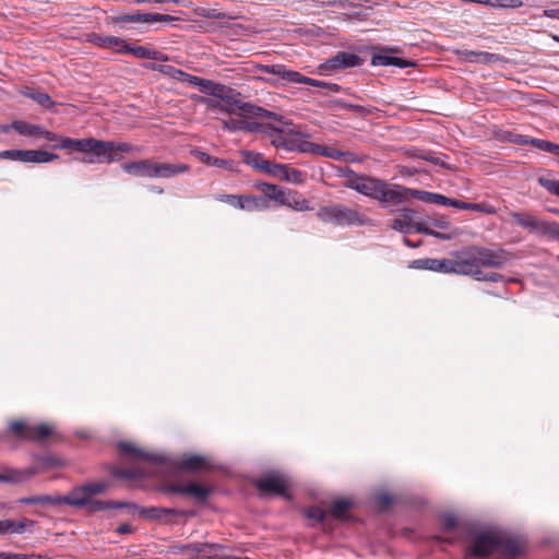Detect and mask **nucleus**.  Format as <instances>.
Returning a JSON list of instances; mask_svg holds the SVG:
<instances>
[{"mask_svg": "<svg viewBox=\"0 0 559 559\" xmlns=\"http://www.w3.org/2000/svg\"><path fill=\"white\" fill-rule=\"evenodd\" d=\"M465 540L469 556L480 559L492 554L503 559H518L527 550V543L522 536L491 527L469 525L465 528Z\"/></svg>", "mask_w": 559, "mask_h": 559, "instance_id": "f257e3e1", "label": "nucleus"}, {"mask_svg": "<svg viewBox=\"0 0 559 559\" xmlns=\"http://www.w3.org/2000/svg\"><path fill=\"white\" fill-rule=\"evenodd\" d=\"M39 136L51 142L53 150L63 148L72 152L93 154L97 157L98 162L108 164L118 160L120 153H130L132 151V145L126 142L103 141L94 138H64L43 128Z\"/></svg>", "mask_w": 559, "mask_h": 559, "instance_id": "f03ea898", "label": "nucleus"}, {"mask_svg": "<svg viewBox=\"0 0 559 559\" xmlns=\"http://www.w3.org/2000/svg\"><path fill=\"white\" fill-rule=\"evenodd\" d=\"M397 186L399 185H392L366 175H358L355 180H345L344 182V187L353 189L383 204H401V195L397 193Z\"/></svg>", "mask_w": 559, "mask_h": 559, "instance_id": "7ed1b4c3", "label": "nucleus"}, {"mask_svg": "<svg viewBox=\"0 0 559 559\" xmlns=\"http://www.w3.org/2000/svg\"><path fill=\"white\" fill-rule=\"evenodd\" d=\"M472 258H474V265L477 271L474 274H468L477 281L486 282H501L504 277L502 274L490 272L484 273L481 267L488 269H502L509 261V252L503 248L489 249L481 246H472Z\"/></svg>", "mask_w": 559, "mask_h": 559, "instance_id": "20e7f679", "label": "nucleus"}, {"mask_svg": "<svg viewBox=\"0 0 559 559\" xmlns=\"http://www.w3.org/2000/svg\"><path fill=\"white\" fill-rule=\"evenodd\" d=\"M317 216L322 222L333 223L338 226L372 225L371 218H369L366 214L343 204L322 206L318 210Z\"/></svg>", "mask_w": 559, "mask_h": 559, "instance_id": "39448f33", "label": "nucleus"}, {"mask_svg": "<svg viewBox=\"0 0 559 559\" xmlns=\"http://www.w3.org/2000/svg\"><path fill=\"white\" fill-rule=\"evenodd\" d=\"M8 433L12 435L16 440L36 443H44L49 438L57 437L53 426L49 424L31 425L25 420L16 419L9 420Z\"/></svg>", "mask_w": 559, "mask_h": 559, "instance_id": "423d86ee", "label": "nucleus"}, {"mask_svg": "<svg viewBox=\"0 0 559 559\" xmlns=\"http://www.w3.org/2000/svg\"><path fill=\"white\" fill-rule=\"evenodd\" d=\"M512 223L531 234L546 236L559 240V223L540 219L527 212H510Z\"/></svg>", "mask_w": 559, "mask_h": 559, "instance_id": "0eeeda50", "label": "nucleus"}, {"mask_svg": "<svg viewBox=\"0 0 559 559\" xmlns=\"http://www.w3.org/2000/svg\"><path fill=\"white\" fill-rule=\"evenodd\" d=\"M259 70L263 73L277 75L286 83L307 84L316 87H324L332 92H338L341 88L340 85L335 83H328L305 76L297 71L288 69L285 64H262L259 67Z\"/></svg>", "mask_w": 559, "mask_h": 559, "instance_id": "6e6552de", "label": "nucleus"}, {"mask_svg": "<svg viewBox=\"0 0 559 559\" xmlns=\"http://www.w3.org/2000/svg\"><path fill=\"white\" fill-rule=\"evenodd\" d=\"M227 97H223L222 102L225 104L224 109L229 112L240 117H259L262 119H275L278 117L276 114L263 109L261 107L254 106L250 103L241 102L239 99V93H236L233 88H230V93H226Z\"/></svg>", "mask_w": 559, "mask_h": 559, "instance_id": "1a4fd4ad", "label": "nucleus"}, {"mask_svg": "<svg viewBox=\"0 0 559 559\" xmlns=\"http://www.w3.org/2000/svg\"><path fill=\"white\" fill-rule=\"evenodd\" d=\"M415 210L404 207L400 211V216L394 218L391 224V228L400 233H408L409 228H414L418 234H425L432 236L441 240H450L452 235L437 231L424 223L415 222Z\"/></svg>", "mask_w": 559, "mask_h": 559, "instance_id": "9d476101", "label": "nucleus"}, {"mask_svg": "<svg viewBox=\"0 0 559 559\" xmlns=\"http://www.w3.org/2000/svg\"><path fill=\"white\" fill-rule=\"evenodd\" d=\"M267 129L271 144L276 148L281 158H285L284 153L297 152L300 138L309 136L307 133L290 128L267 127Z\"/></svg>", "mask_w": 559, "mask_h": 559, "instance_id": "9b49d317", "label": "nucleus"}, {"mask_svg": "<svg viewBox=\"0 0 559 559\" xmlns=\"http://www.w3.org/2000/svg\"><path fill=\"white\" fill-rule=\"evenodd\" d=\"M474 258H472V246L464 249L456 259H437L435 272L454 273L459 275L474 274Z\"/></svg>", "mask_w": 559, "mask_h": 559, "instance_id": "f8f14e48", "label": "nucleus"}, {"mask_svg": "<svg viewBox=\"0 0 559 559\" xmlns=\"http://www.w3.org/2000/svg\"><path fill=\"white\" fill-rule=\"evenodd\" d=\"M58 155L41 150H4L0 151V159L22 163H49Z\"/></svg>", "mask_w": 559, "mask_h": 559, "instance_id": "ddd939ff", "label": "nucleus"}, {"mask_svg": "<svg viewBox=\"0 0 559 559\" xmlns=\"http://www.w3.org/2000/svg\"><path fill=\"white\" fill-rule=\"evenodd\" d=\"M362 64V59L354 53L347 51H338L335 56L329 58L319 66L321 73L331 74L342 69L359 67Z\"/></svg>", "mask_w": 559, "mask_h": 559, "instance_id": "4468645a", "label": "nucleus"}, {"mask_svg": "<svg viewBox=\"0 0 559 559\" xmlns=\"http://www.w3.org/2000/svg\"><path fill=\"white\" fill-rule=\"evenodd\" d=\"M162 491L165 493H177V495H186L194 498L199 502H204L210 495L212 493V488L205 485H200L195 481H190L188 484H177L170 483L164 485Z\"/></svg>", "mask_w": 559, "mask_h": 559, "instance_id": "2eb2a0df", "label": "nucleus"}, {"mask_svg": "<svg viewBox=\"0 0 559 559\" xmlns=\"http://www.w3.org/2000/svg\"><path fill=\"white\" fill-rule=\"evenodd\" d=\"M257 489L263 493L277 495L289 498L287 493L288 483L286 478L278 473L266 474L254 483Z\"/></svg>", "mask_w": 559, "mask_h": 559, "instance_id": "dca6fc26", "label": "nucleus"}, {"mask_svg": "<svg viewBox=\"0 0 559 559\" xmlns=\"http://www.w3.org/2000/svg\"><path fill=\"white\" fill-rule=\"evenodd\" d=\"M131 513L138 512L142 518L147 520H156L164 523H170L174 521L176 516L185 515L186 512L177 509H168L162 507H150V508H141L138 506V509H128Z\"/></svg>", "mask_w": 559, "mask_h": 559, "instance_id": "f3484780", "label": "nucleus"}, {"mask_svg": "<svg viewBox=\"0 0 559 559\" xmlns=\"http://www.w3.org/2000/svg\"><path fill=\"white\" fill-rule=\"evenodd\" d=\"M214 199L219 202L227 203L233 207L245 210V211H254L258 210L263 202L261 198L252 197V195H236V194H226L219 193L215 194Z\"/></svg>", "mask_w": 559, "mask_h": 559, "instance_id": "a211bd4d", "label": "nucleus"}, {"mask_svg": "<svg viewBox=\"0 0 559 559\" xmlns=\"http://www.w3.org/2000/svg\"><path fill=\"white\" fill-rule=\"evenodd\" d=\"M177 17L168 15V14H160V13H135V14H123L119 16L114 17V22L120 23H171Z\"/></svg>", "mask_w": 559, "mask_h": 559, "instance_id": "6ab92c4d", "label": "nucleus"}, {"mask_svg": "<svg viewBox=\"0 0 559 559\" xmlns=\"http://www.w3.org/2000/svg\"><path fill=\"white\" fill-rule=\"evenodd\" d=\"M123 171L134 177L155 178L156 176V162L153 159H141L135 162L124 163L122 165Z\"/></svg>", "mask_w": 559, "mask_h": 559, "instance_id": "aec40b11", "label": "nucleus"}, {"mask_svg": "<svg viewBox=\"0 0 559 559\" xmlns=\"http://www.w3.org/2000/svg\"><path fill=\"white\" fill-rule=\"evenodd\" d=\"M38 473V468L35 466L25 468V469H15V468H4L0 472V483L7 484H22L36 475Z\"/></svg>", "mask_w": 559, "mask_h": 559, "instance_id": "412c9836", "label": "nucleus"}, {"mask_svg": "<svg viewBox=\"0 0 559 559\" xmlns=\"http://www.w3.org/2000/svg\"><path fill=\"white\" fill-rule=\"evenodd\" d=\"M153 70H157L158 72L176 80V81H179V82H185V83H188L189 85H192V86H197V84H202V79L199 78V76H194V75H191L189 73H186L183 72L182 70L180 69H176L175 67L173 66H168V64H158V66H153L152 67Z\"/></svg>", "mask_w": 559, "mask_h": 559, "instance_id": "4be33fe9", "label": "nucleus"}, {"mask_svg": "<svg viewBox=\"0 0 559 559\" xmlns=\"http://www.w3.org/2000/svg\"><path fill=\"white\" fill-rule=\"evenodd\" d=\"M118 450H119L120 455L132 459L134 461H147V462H157L158 461L157 455L147 453L129 442H120L118 444Z\"/></svg>", "mask_w": 559, "mask_h": 559, "instance_id": "5701e85b", "label": "nucleus"}, {"mask_svg": "<svg viewBox=\"0 0 559 559\" xmlns=\"http://www.w3.org/2000/svg\"><path fill=\"white\" fill-rule=\"evenodd\" d=\"M90 499L83 485L74 487L67 496H59L60 504H68L74 508H86Z\"/></svg>", "mask_w": 559, "mask_h": 559, "instance_id": "b1692460", "label": "nucleus"}, {"mask_svg": "<svg viewBox=\"0 0 559 559\" xmlns=\"http://www.w3.org/2000/svg\"><path fill=\"white\" fill-rule=\"evenodd\" d=\"M86 508L90 513H95V512H100V511H105V510H109V509H122V508L135 510V509H138V506L132 502H119V501H114V500L105 501V500H97V499L91 498Z\"/></svg>", "mask_w": 559, "mask_h": 559, "instance_id": "393cba45", "label": "nucleus"}, {"mask_svg": "<svg viewBox=\"0 0 559 559\" xmlns=\"http://www.w3.org/2000/svg\"><path fill=\"white\" fill-rule=\"evenodd\" d=\"M397 193L401 195V203L409 200V198L418 199L426 203H436L437 194L424 190L411 189L403 186H397Z\"/></svg>", "mask_w": 559, "mask_h": 559, "instance_id": "a878e982", "label": "nucleus"}, {"mask_svg": "<svg viewBox=\"0 0 559 559\" xmlns=\"http://www.w3.org/2000/svg\"><path fill=\"white\" fill-rule=\"evenodd\" d=\"M126 55H132L133 57L138 59H150V60H157V61H166L168 60V57L163 55L162 52L150 48L147 46H132L131 44H128L127 53Z\"/></svg>", "mask_w": 559, "mask_h": 559, "instance_id": "bb28decb", "label": "nucleus"}, {"mask_svg": "<svg viewBox=\"0 0 559 559\" xmlns=\"http://www.w3.org/2000/svg\"><path fill=\"white\" fill-rule=\"evenodd\" d=\"M189 166L187 164H171V163H158L156 162V176L155 178H171L177 175L187 173Z\"/></svg>", "mask_w": 559, "mask_h": 559, "instance_id": "cd10ccee", "label": "nucleus"}, {"mask_svg": "<svg viewBox=\"0 0 559 559\" xmlns=\"http://www.w3.org/2000/svg\"><path fill=\"white\" fill-rule=\"evenodd\" d=\"M259 188L267 199L273 200L282 205L287 202L286 195H288V190L267 182L261 183Z\"/></svg>", "mask_w": 559, "mask_h": 559, "instance_id": "c85d7f7f", "label": "nucleus"}, {"mask_svg": "<svg viewBox=\"0 0 559 559\" xmlns=\"http://www.w3.org/2000/svg\"><path fill=\"white\" fill-rule=\"evenodd\" d=\"M180 552H191V554H211L213 551L225 548L221 544H212V543H193L187 544L182 546L176 547Z\"/></svg>", "mask_w": 559, "mask_h": 559, "instance_id": "c756f323", "label": "nucleus"}, {"mask_svg": "<svg viewBox=\"0 0 559 559\" xmlns=\"http://www.w3.org/2000/svg\"><path fill=\"white\" fill-rule=\"evenodd\" d=\"M33 521L28 519H23L19 522H15L13 520H0V535L3 534H20L23 533L27 526L32 525Z\"/></svg>", "mask_w": 559, "mask_h": 559, "instance_id": "7c9ffc66", "label": "nucleus"}, {"mask_svg": "<svg viewBox=\"0 0 559 559\" xmlns=\"http://www.w3.org/2000/svg\"><path fill=\"white\" fill-rule=\"evenodd\" d=\"M197 87H199L201 92L207 93L221 100L223 97H227L226 93H230V87L204 79H202V84H197Z\"/></svg>", "mask_w": 559, "mask_h": 559, "instance_id": "2f4dec72", "label": "nucleus"}, {"mask_svg": "<svg viewBox=\"0 0 559 559\" xmlns=\"http://www.w3.org/2000/svg\"><path fill=\"white\" fill-rule=\"evenodd\" d=\"M371 63L373 66H394V67H397V68H407L409 67L411 64H413L412 61H408L406 59H402V58H399V57H392V56H388V55H374L371 59Z\"/></svg>", "mask_w": 559, "mask_h": 559, "instance_id": "473e14b6", "label": "nucleus"}, {"mask_svg": "<svg viewBox=\"0 0 559 559\" xmlns=\"http://www.w3.org/2000/svg\"><path fill=\"white\" fill-rule=\"evenodd\" d=\"M519 143L520 144H528L530 143L538 150H542L544 152H548V153L559 156V144H556V143L547 141V140L528 139L526 136H521V140L519 141Z\"/></svg>", "mask_w": 559, "mask_h": 559, "instance_id": "72a5a7b5", "label": "nucleus"}, {"mask_svg": "<svg viewBox=\"0 0 559 559\" xmlns=\"http://www.w3.org/2000/svg\"><path fill=\"white\" fill-rule=\"evenodd\" d=\"M209 465L205 457L201 455L185 456L180 461V468L185 471L195 472L201 468H205Z\"/></svg>", "mask_w": 559, "mask_h": 559, "instance_id": "f704fd0d", "label": "nucleus"}, {"mask_svg": "<svg viewBox=\"0 0 559 559\" xmlns=\"http://www.w3.org/2000/svg\"><path fill=\"white\" fill-rule=\"evenodd\" d=\"M21 504H41V506H59V496L38 495L32 497L20 498Z\"/></svg>", "mask_w": 559, "mask_h": 559, "instance_id": "c9c22d12", "label": "nucleus"}, {"mask_svg": "<svg viewBox=\"0 0 559 559\" xmlns=\"http://www.w3.org/2000/svg\"><path fill=\"white\" fill-rule=\"evenodd\" d=\"M24 95L44 108L51 109L55 106V102L51 99V97L47 93H44L39 90L26 87Z\"/></svg>", "mask_w": 559, "mask_h": 559, "instance_id": "e433bc0d", "label": "nucleus"}, {"mask_svg": "<svg viewBox=\"0 0 559 559\" xmlns=\"http://www.w3.org/2000/svg\"><path fill=\"white\" fill-rule=\"evenodd\" d=\"M12 128L19 134L24 136H39L41 133V127L37 124H31L24 120H15L12 122Z\"/></svg>", "mask_w": 559, "mask_h": 559, "instance_id": "4c0bfd02", "label": "nucleus"}, {"mask_svg": "<svg viewBox=\"0 0 559 559\" xmlns=\"http://www.w3.org/2000/svg\"><path fill=\"white\" fill-rule=\"evenodd\" d=\"M243 162L252 168L264 171L269 160L261 153L246 151L242 153Z\"/></svg>", "mask_w": 559, "mask_h": 559, "instance_id": "58836bf2", "label": "nucleus"}, {"mask_svg": "<svg viewBox=\"0 0 559 559\" xmlns=\"http://www.w3.org/2000/svg\"><path fill=\"white\" fill-rule=\"evenodd\" d=\"M194 156L200 162H202V163H204L206 165H211V166H215V167H219V168H229V169H231V166L234 164L231 160L213 157V156L209 155L207 153L201 152V151H195L194 152Z\"/></svg>", "mask_w": 559, "mask_h": 559, "instance_id": "ea45409f", "label": "nucleus"}, {"mask_svg": "<svg viewBox=\"0 0 559 559\" xmlns=\"http://www.w3.org/2000/svg\"><path fill=\"white\" fill-rule=\"evenodd\" d=\"M353 503L348 499H338L331 503L330 513L340 520L347 518V512L350 510Z\"/></svg>", "mask_w": 559, "mask_h": 559, "instance_id": "a19ab883", "label": "nucleus"}, {"mask_svg": "<svg viewBox=\"0 0 559 559\" xmlns=\"http://www.w3.org/2000/svg\"><path fill=\"white\" fill-rule=\"evenodd\" d=\"M287 202L284 203V205L292 207L297 211H308L309 210V202L301 198L300 194H298L295 191L288 190V195H286Z\"/></svg>", "mask_w": 559, "mask_h": 559, "instance_id": "79ce46f5", "label": "nucleus"}, {"mask_svg": "<svg viewBox=\"0 0 559 559\" xmlns=\"http://www.w3.org/2000/svg\"><path fill=\"white\" fill-rule=\"evenodd\" d=\"M441 525L444 532H452L457 530L465 536V528L471 524H460L459 520L453 514H445L441 519Z\"/></svg>", "mask_w": 559, "mask_h": 559, "instance_id": "37998d69", "label": "nucleus"}, {"mask_svg": "<svg viewBox=\"0 0 559 559\" xmlns=\"http://www.w3.org/2000/svg\"><path fill=\"white\" fill-rule=\"evenodd\" d=\"M44 469H51L63 465V460L52 454H41L35 457Z\"/></svg>", "mask_w": 559, "mask_h": 559, "instance_id": "c03bdc74", "label": "nucleus"}, {"mask_svg": "<svg viewBox=\"0 0 559 559\" xmlns=\"http://www.w3.org/2000/svg\"><path fill=\"white\" fill-rule=\"evenodd\" d=\"M128 44L124 39L116 36H107L105 49H111L118 53L126 55Z\"/></svg>", "mask_w": 559, "mask_h": 559, "instance_id": "a18cd8bd", "label": "nucleus"}, {"mask_svg": "<svg viewBox=\"0 0 559 559\" xmlns=\"http://www.w3.org/2000/svg\"><path fill=\"white\" fill-rule=\"evenodd\" d=\"M281 180L300 185L304 182L305 177H304V173L301 170L294 169V168L286 166Z\"/></svg>", "mask_w": 559, "mask_h": 559, "instance_id": "49530a36", "label": "nucleus"}, {"mask_svg": "<svg viewBox=\"0 0 559 559\" xmlns=\"http://www.w3.org/2000/svg\"><path fill=\"white\" fill-rule=\"evenodd\" d=\"M307 138H300V142L298 144L297 152L305 153V154H312V155H319L320 152V144L312 143L306 140Z\"/></svg>", "mask_w": 559, "mask_h": 559, "instance_id": "de8ad7c7", "label": "nucleus"}, {"mask_svg": "<svg viewBox=\"0 0 559 559\" xmlns=\"http://www.w3.org/2000/svg\"><path fill=\"white\" fill-rule=\"evenodd\" d=\"M537 181L549 193L559 197V180L539 177Z\"/></svg>", "mask_w": 559, "mask_h": 559, "instance_id": "09e8293b", "label": "nucleus"}, {"mask_svg": "<svg viewBox=\"0 0 559 559\" xmlns=\"http://www.w3.org/2000/svg\"><path fill=\"white\" fill-rule=\"evenodd\" d=\"M86 493H88L90 498H93L96 495H100L106 491L108 485L106 483H88L83 485Z\"/></svg>", "mask_w": 559, "mask_h": 559, "instance_id": "8fccbe9b", "label": "nucleus"}, {"mask_svg": "<svg viewBox=\"0 0 559 559\" xmlns=\"http://www.w3.org/2000/svg\"><path fill=\"white\" fill-rule=\"evenodd\" d=\"M319 155L332 158L334 160H341L342 157L344 156L343 151H340L338 148H336L334 146H326V145H321Z\"/></svg>", "mask_w": 559, "mask_h": 559, "instance_id": "3c124183", "label": "nucleus"}, {"mask_svg": "<svg viewBox=\"0 0 559 559\" xmlns=\"http://www.w3.org/2000/svg\"><path fill=\"white\" fill-rule=\"evenodd\" d=\"M267 127H272L271 124H263L257 121H247L245 119V129L243 131L248 132H262L270 136V130Z\"/></svg>", "mask_w": 559, "mask_h": 559, "instance_id": "603ef678", "label": "nucleus"}, {"mask_svg": "<svg viewBox=\"0 0 559 559\" xmlns=\"http://www.w3.org/2000/svg\"><path fill=\"white\" fill-rule=\"evenodd\" d=\"M285 167H286V165L276 164V163L269 160V163L264 169V173H266L275 178L281 179L285 171Z\"/></svg>", "mask_w": 559, "mask_h": 559, "instance_id": "864d4df0", "label": "nucleus"}, {"mask_svg": "<svg viewBox=\"0 0 559 559\" xmlns=\"http://www.w3.org/2000/svg\"><path fill=\"white\" fill-rule=\"evenodd\" d=\"M419 158L421 159H425V160H428L435 165H439L443 168H449V165L445 164L440 156L436 155L435 153L432 152H424L421 154L418 155Z\"/></svg>", "mask_w": 559, "mask_h": 559, "instance_id": "5fc2aeb1", "label": "nucleus"}, {"mask_svg": "<svg viewBox=\"0 0 559 559\" xmlns=\"http://www.w3.org/2000/svg\"><path fill=\"white\" fill-rule=\"evenodd\" d=\"M500 60H501V58L499 55L490 53V52H486V51H479L477 63L490 64V63H496Z\"/></svg>", "mask_w": 559, "mask_h": 559, "instance_id": "6e6d98bb", "label": "nucleus"}, {"mask_svg": "<svg viewBox=\"0 0 559 559\" xmlns=\"http://www.w3.org/2000/svg\"><path fill=\"white\" fill-rule=\"evenodd\" d=\"M243 118L245 117L239 118V119L230 118V119L224 120V128L227 130H230V131H237V130L243 131V129H245V119Z\"/></svg>", "mask_w": 559, "mask_h": 559, "instance_id": "4d7b16f0", "label": "nucleus"}, {"mask_svg": "<svg viewBox=\"0 0 559 559\" xmlns=\"http://www.w3.org/2000/svg\"><path fill=\"white\" fill-rule=\"evenodd\" d=\"M413 264L417 269L435 271L436 265H437V259H430V258L419 259V260H415L413 262Z\"/></svg>", "mask_w": 559, "mask_h": 559, "instance_id": "13d9d810", "label": "nucleus"}, {"mask_svg": "<svg viewBox=\"0 0 559 559\" xmlns=\"http://www.w3.org/2000/svg\"><path fill=\"white\" fill-rule=\"evenodd\" d=\"M307 515L309 519L322 523L326 518V512L320 507H311L309 508Z\"/></svg>", "mask_w": 559, "mask_h": 559, "instance_id": "bf43d9fd", "label": "nucleus"}, {"mask_svg": "<svg viewBox=\"0 0 559 559\" xmlns=\"http://www.w3.org/2000/svg\"><path fill=\"white\" fill-rule=\"evenodd\" d=\"M376 502L378 504V508L381 511H384V510L389 509L390 506L392 504V498L388 493H379L376 496Z\"/></svg>", "mask_w": 559, "mask_h": 559, "instance_id": "052dcab7", "label": "nucleus"}, {"mask_svg": "<svg viewBox=\"0 0 559 559\" xmlns=\"http://www.w3.org/2000/svg\"><path fill=\"white\" fill-rule=\"evenodd\" d=\"M460 59L468 62H477L479 51L474 50H456Z\"/></svg>", "mask_w": 559, "mask_h": 559, "instance_id": "680f3d73", "label": "nucleus"}, {"mask_svg": "<svg viewBox=\"0 0 559 559\" xmlns=\"http://www.w3.org/2000/svg\"><path fill=\"white\" fill-rule=\"evenodd\" d=\"M114 474L118 477L128 478V479L136 478L141 475V473L138 469H126V468H116L114 471Z\"/></svg>", "mask_w": 559, "mask_h": 559, "instance_id": "e2e57ef3", "label": "nucleus"}, {"mask_svg": "<svg viewBox=\"0 0 559 559\" xmlns=\"http://www.w3.org/2000/svg\"><path fill=\"white\" fill-rule=\"evenodd\" d=\"M202 15L204 17L215 19V20L234 19L233 16L228 15L227 13L217 11L216 9L204 10V13Z\"/></svg>", "mask_w": 559, "mask_h": 559, "instance_id": "0e129e2a", "label": "nucleus"}, {"mask_svg": "<svg viewBox=\"0 0 559 559\" xmlns=\"http://www.w3.org/2000/svg\"><path fill=\"white\" fill-rule=\"evenodd\" d=\"M429 223L431 226L442 229V230H447L450 228V222L445 216H438V217L431 218Z\"/></svg>", "mask_w": 559, "mask_h": 559, "instance_id": "69168bd1", "label": "nucleus"}, {"mask_svg": "<svg viewBox=\"0 0 559 559\" xmlns=\"http://www.w3.org/2000/svg\"><path fill=\"white\" fill-rule=\"evenodd\" d=\"M469 211H476L486 214H493L496 212L491 205L485 203H471Z\"/></svg>", "mask_w": 559, "mask_h": 559, "instance_id": "338daca9", "label": "nucleus"}, {"mask_svg": "<svg viewBox=\"0 0 559 559\" xmlns=\"http://www.w3.org/2000/svg\"><path fill=\"white\" fill-rule=\"evenodd\" d=\"M338 176L345 178L346 180H355L358 177V174H356L349 167L345 166L338 168Z\"/></svg>", "mask_w": 559, "mask_h": 559, "instance_id": "774afa93", "label": "nucleus"}]
</instances>
